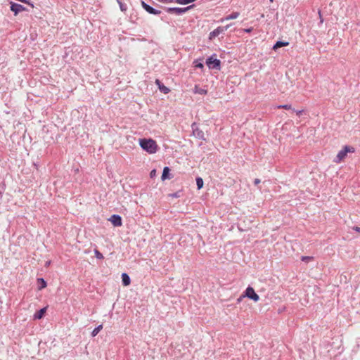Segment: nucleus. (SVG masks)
<instances>
[{
    "mask_svg": "<svg viewBox=\"0 0 360 360\" xmlns=\"http://www.w3.org/2000/svg\"><path fill=\"white\" fill-rule=\"evenodd\" d=\"M194 92L195 94H198L200 95H205L207 91V90H205L204 89H202V88L198 87V86H195V89H194Z\"/></svg>",
    "mask_w": 360,
    "mask_h": 360,
    "instance_id": "nucleus-20",
    "label": "nucleus"
},
{
    "mask_svg": "<svg viewBox=\"0 0 360 360\" xmlns=\"http://www.w3.org/2000/svg\"><path fill=\"white\" fill-rule=\"evenodd\" d=\"M303 112L302 110L296 111L297 115H300Z\"/></svg>",
    "mask_w": 360,
    "mask_h": 360,
    "instance_id": "nucleus-32",
    "label": "nucleus"
},
{
    "mask_svg": "<svg viewBox=\"0 0 360 360\" xmlns=\"http://www.w3.org/2000/svg\"><path fill=\"white\" fill-rule=\"evenodd\" d=\"M271 2H273L274 0H269Z\"/></svg>",
    "mask_w": 360,
    "mask_h": 360,
    "instance_id": "nucleus-36",
    "label": "nucleus"
},
{
    "mask_svg": "<svg viewBox=\"0 0 360 360\" xmlns=\"http://www.w3.org/2000/svg\"><path fill=\"white\" fill-rule=\"evenodd\" d=\"M26 8L22 5L15 3V2H11V11L14 13V15H18L20 12L25 11Z\"/></svg>",
    "mask_w": 360,
    "mask_h": 360,
    "instance_id": "nucleus-9",
    "label": "nucleus"
},
{
    "mask_svg": "<svg viewBox=\"0 0 360 360\" xmlns=\"http://www.w3.org/2000/svg\"><path fill=\"white\" fill-rule=\"evenodd\" d=\"M170 176V168L169 167H165L162 173L161 180H166L167 179H172Z\"/></svg>",
    "mask_w": 360,
    "mask_h": 360,
    "instance_id": "nucleus-12",
    "label": "nucleus"
},
{
    "mask_svg": "<svg viewBox=\"0 0 360 360\" xmlns=\"http://www.w3.org/2000/svg\"><path fill=\"white\" fill-rule=\"evenodd\" d=\"M313 259V257L309 256H302L301 260L302 262H309V260H311Z\"/></svg>",
    "mask_w": 360,
    "mask_h": 360,
    "instance_id": "nucleus-26",
    "label": "nucleus"
},
{
    "mask_svg": "<svg viewBox=\"0 0 360 360\" xmlns=\"http://www.w3.org/2000/svg\"><path fill=\"white\" fill-rule=\"evenodd\" d=\"M142 7L150 14L153 15H159L161 13V11L160 10L155 9L153 7L150 6V5L147 4L144 1H141Z\"/></svg>",
    "mask_w": 360,
    "mask_h": 360,
    "instance_id": "nucleus-10",
    "label": "nucleus"
},
{
    "mask_svg": "<svg viewBox=\"0 0 360 360\" xmlns=\"http://www.w3.org/2000/svg\"><path fill=\"white\" fill-rule=\"evenodd\" d=\"M111 224L115 226L119 227L122 225V219L120 215L114 214L108 219Z\"/></svg>",
    "mask_w": 360,
    "mask_h": 360,
    "instance_id": "nucleus-8",
    "label": "nucleus"
},
{
    "mask_svg": "<svg viewBox=\"0 0 360 360\" xmlns=\"http://www.w3.org/2000/svg\"><path fill=\"white\" fill-rule=\"evenodd\" d=\"M94 255L96 259H103V254L98 250L94 249Z\"/></svg>",
    "mask_w": 360,
    "mask_h": 360,
    "instance_id": "nucleus-21",
    "label": "nucleus"
},
{
    "mask_svg": "<svg viewBox=\"0 0 360 360\" xmlns=\"http://www.w3.org/2000/svg\"><path fill=\"white\" fill-rule=\"evenodd\" d=\"M289 43L288 41H278L273 46V49L276 50L280 47L288 46Z\"/></svg>",
    "mask_w": 360,
    "mask_h": 360,
    "instance_id": "nucleus-17",
    "label": "nucleus"
},
{
    "mask_svg": "<svg viewBox=\"0 0 360 360\" xmlns=\"http://www.w3.org/2000/svg\"><path fill=\"white\" fill-rule=\"evenodd\" d=\"M102 328H103V325L102 324H100V325L97 326L92 330L91 334V336L92 337H95L96 335H97V334L102 330Z\"/></svg>",
    "mask_w": 360,
    "mask_h": 360,
    "instance_id": "nucleus-19",
    "label": "nucleus"
},
{
    "mask_svg": "<svg viewBox=\"0 0 360 360\" xmlns=\"http://www.w3.org/2000/svg\"><path fill=\"white\" fill-rule=\"evenodd\" d=\"M139 146L149 154H154L158 150V146L156 141L152 139H139Z\"/></svg>",
    "mask_w": 360,
    "mask_h": 360,
    "instance_id": "nucleus-1",
    "label": "nucleus"
},
{
    "mask_svg": "<svg viewBox=\"0 0 360 360\" xmlns=\"http://www.w3.org/2000/svg\"><path fill=\"white\" fill-rule=\"evenodd\" d=\"M243 297H248L254 302H258L259 300V296L255 292L254 288L250 285L243 292Z\"/></svg>",
    "mask_w": 360,
    "mask_h": 360,
    "instance_id": "nucleus-2",
    "label": "nucleus"
},
{
    "mask_svg": "<svg viewBox=\"0 0 360 360\" xmlns=\"http://www.w3.org/2000/svg\"><path fill=\"white\" fill-rule=\"evenodd\" d=\"M252 30V28L250 27V28L245 29L244 31L245 32L250 33V32H251Z\"/></svg>",
    "mask_w": 360,
    "mask_h": 360,
    "instance_id": "nucleus-31",
    "label": "nucleus"
},
{
    "mask_svg": "<svg viewBox=\"0 0 360 360\" xmlns=\"http://www.w3.org/2000/svg\"><path fill=\"white\" fill-rule=\"evenodd\" d=\"M122 282L124 286L129 285L131 283V278L127 273H122L121 275Z\"/></svg>",
    "mask_w": 360,
    "mask_h": 360,
    "instance_id": "nucleus-14",
    "label": "nucleus"
},
{
    "mask_svg": "<svg viewBox=\"0 0 360 360\" xmlns=\"http://www.w3.org/2000/svg\"><path fill=\"white\" fill-rule=\"evenodd\" d=\"M354 150L352 147H349V146H345L342 150H340L337 156H336V160L335 161L337 162H340L342 159H344L345 158V156L347 155V153L349 152H354Z\"/></svg>",
    "mask_w": 360,
    "mask_h": 360,
    "instance_id": "nucleus-5",
    "label": "nucleus"
},
{
    "mask_svg": "<svg viewBox=\"0 0 360 360\" xmlns=\"http://www.w3.org/2000/svg\"><path fill=\"white\" fill-rule=\"evenodd\" d=\"M194 5H191L185 8H179V7H170L166 9L167 12L169 13H175L177 15H181L188 11L189 9L193 8Z\"/></svg>",
    "mask_w": 360,
    "mask_h": 360,
    "instance_id": "nucleus-3",
    "label": "nucleus"
},
{
    "mask_svg": "<svg viewBox=\"0 0 360 360\" xmlns=\"http://www.w3.org/2000/svg\"><path fill=\"white\" fill-rule=\"evenodd\" d=\"M157 176V171L155 169H153L150 172V178L155 179Z\"/></svg>",
    "mask_w": 360,
    "mask_h": 360,
    "instance_id": "nucleus-25",
    "label": "nucleus"
},
{
    "mask_svg": "<svg viewBox=\"0 0 360 360\" xmlns=\"http://www.w3.org/2000/svg\"><path fill=\"white\" fill-rule=\"evenodd\" d=\"M195 180L199 181V180H202V179L201 177L198 176V177L195 178Z\"/></svg>",
    "mask_w": 360,
    "mask_h": 360,
    "instance_id": "nucleus-34",
    "label": "nucleus"
},
{
    "mask_svg": "<svg viewBox=\"0 0 360 360\" xmlns=\"http://www.w3.org/2000/svg\"><path fill=\"white\" fill-rule=\"evenodd\" d=\"M191 129L193 135L195 138L201 140H205L204 132L198 127V125L195 122H193L191 124Z\"/></svg>",
    "mask_w": 360,
    "mask_h": 360,
    "instance_id": "nucleus-6",
    "label": "nucleus"
},
{
    "mask_svg": "<svg viewBox=\"0 0 360 360\" xmlns=\"http://www.w3.org/2000/svg\"><path fill=\"white\" fill-rule=\"evenodd\" d=\"M51 263V261H48L46 262V266H49Z\"/></svg>",
    "mask_w": 360,
    "mask_h": 360,
    "instance_id": "nucleus-35",
    "label": "nucleus"
},
{
    "mask_svg": "<svg viewBox=\"0 0 360 360\" xmlns=\"http://www.w3.org/2000/svg\"><path fill=\"white\" fill-rule=\"evenodd\" d=\"M38 290H41L47 286L46 281L43 278H37Z\"/></svg>",
    "mask_w": 360,
    "mask_h": 360,
    "instance_id": "nucleus-15",
    "label": "nucleus"
},
{
    "mask_svg": "<svg viewBox=\"0 0 360 360\" xmlns=\"http://www.w3.org/2000/svg\"><path fill=\"white\" fill-rule=\"evenodd\" d=\"M353 230H354L356 232L360 233V227L359 226H354Z\"/></svg>",
    "mask_w": 360,
    "mask_h": 360,
    "instance_id": "nucleus-30",
    "label": "nucleus"
},
{
    "mask_svg": "<svg viewBox=\"0 0 360 360\" xmlns=\"http://www.w3.org/2000/svg\"><path fill=\"white\" fill-rule=\"evenodd\" d=\"M240 13L238 12H233L232 13L226 15L224 18L221 20V22H224V20H230L236 19L239 16Z\"/></svg>",
    "mask_w": 360,
    "mask_h": 360,
    "instance_id": "nucleus-16",
    "label": "nucleus"
},
{
    "mask_svg": "<svg viewBox=\"0 0 360 360\" xmlns=\"http://www.w3.org/2000/svg\"><path fill=\"white\" fill-rule=\"evenodd\" d=\"M198 190L201 189L203 187L204 181H196Z\"/></svg>",
    "mask_w": 360,
    "mask_h": 360,
    "instance_id": "nucleus-27",
    "label": "nucleus"
},
{
    "mask_svg": "<svg viewBox=\"0 0 360 360\" xmlns=\"http://www.w3.org/2000/svg\"><path fill=\"white\" fill-rule=\"evenodd\" d=\"M183 194V190H179L176 192L168 194V197L172 198H180Z\"/></svg>",
    "mask_w": 360,
    "mask_h": 360,
    "instance_id": "nucleus-18",
    "label": "nucleus"
},
{
    "mask_svg": "<svg viewBox=\"0 0 360 360\" xmlns=\"http://www.w3.org/2000/svg\"><path fill=\"white\" fill-rule=\"evenodd\" d=\"M278 108H283V109H286V110H292V106H291V105H289V104L279 105L278 106ZM292 111H295V110L292 109Z\"/></svg>",
    "mask_w": 360,
    "mask_h": 360,
    "instance_id": "nucleus-23",
    "label": "nucleus"
},
{
    "mask_svg": "<svg viewBox=\"0 0 360 360\" xmlns=\"http://www.w3.org/2000/svg\"><path fill=\"white\" fill-rule=\"evenodd\" d=\"M230 27L229 25L224 26V27H217L216 29H214L213 31H212L209 34V39H212L217 37H218L219 34L224 33L225 31L228 30V28Z\"/></svg>",
    "mask_w": 360,
    "mask_h": 360,
    "instance_id": "nucleus-7",
    "label": "nucleus"
},
{
    "mask_svg": "<svg viewBox=\"0 0 360 360\" xmlns=\"http://www.w3.org/2000/svg\"><path fill=\"white\" fill-rule=\"evenodd\" d=\"M117 2H118V4H119V5H120V10H121L122 11H127V5H126V4H123V3H122V2H121V1H120L119 0H117Z\"/></svg>",
    "mask_w": 360,
    "mask_h": 360,
    "instance_id": "nucleus-24",
    "label": "nucleus"
},
{
    "mask_svg": "<svg viewBox=\"0 0 360 360\" xmlns=\"http://www.w3.org/2000/svg\"><path fill=\"white\" fill-rule=\"evenodd\" d=\"M261 181H254L255 186H258Z\"/></svg>",
    "mask_w": 360,
    "mask_h": 360,
    "instance_id": "nucleus-33",
    "label": "nucleus"
},
{
    "mask_svg": "<svg viewBox=\"0 0 360 360\" xmlns=\"http://www.w3.org/2000/svg\"><path fill=\"white\" fill-rule=\"evenodd\" d=\"M206 65L210 69L220 70L221 61L217 58H214L213 56H212L207 58Z\"/></svg>",
    "mask_w": 360,
    "mask_h": 360,
    "instance_id": "nucleus-4",
    "label": "nucleus"
},
{
    "mask_svg": "<svg viewBox=\"0 0 360 360\" xmlns=\"http://www.w3.org/2000/svg\"><path fill=\"white\" fill-rule=\"evenodd\" d=\"M193 65H194V67L196 68L202 69L204 67L203 63L200 60H194Z\"/></svg>",
    "mask_w": 360,
    "mask_h": 360,
    "instance_id": "nucleus-22",
    "label": "nucleus"
},
{
    "mask_svg": "<svg viewBox=\"0 0 360 360\" xmlns=\"http://www.w3.org/2000/svg\"><path fill=\"white\" fill-rule=\"evenodd\" d=\"M160 2L165 3V4H169L172 3L174 1V0H158Z\"/></svg>",
    "mask_w": 360,
    "mask_h": 360,
    "instance_id": "nucleus-28",
    "label": "nucleus"
},
{
    "mask_svg": "<svg viewBox=\"0 0 360 360\" xmlns=\"http://www.w3.org/2000/svg\"><path fill=\"white\" fill-rule=\"evenodd\" d=\"M243 298H244V297H243V294H242V295H240V296L237 299V300H236L237 304L240 303V302L243 300Z\"/></svg>",
    "mask_w": 360,
    "mask_h": 360,
    "instance_id": "nucleus-29",
    "label": "nucleus"
},
{
    "mask_svg": "<svg viewBox=\"0 0 360 360\" xmlns=\"http://www.w3.org/2000/svg\"><path fill=\"white\" fill-rule=\"evenodd\" d=\"M46 309H47V307H43V308L40 309L39 310L37 311L33 316V319L34 320H39V319H42L46 312Z\"/></svg>",
    "mask_w": 360,
    "mask_h": 360,
    "instance_id": "nucleus-11",
    "label": "nucleus"
},
{
    "mask_svg": "<svg viewBox=\"0 0 360 360\" xmlns=\"http://www.w3.org/2000/svg\"><path fill=\"white\" fill-rule=\"evenodd\" d=\"M155 84L158 86V88L161 92L166 94L170 91L169 89L165 86L159 79H156Z\"/></svg>",
    "mask_w": 360,
    "mask_h": 360,
    "instance_id": "nucleus-13",
    "label": "nucleus"
}]
</instances>
